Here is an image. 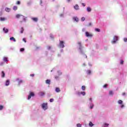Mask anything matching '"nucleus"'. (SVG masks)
Listing matches in <instances>:
<instances>
[{
    "label": "nucleus",
    "mask_w": 127,
    "mask_h": 127,
    "mask_svg": "<svg viewBox=\"0 0 127 127\" xmlns=\"http://www.w3.org/2000/svg\"><path fill=\"white\" fill-rule=\"evenodd\" d=\"M16 18H19L20 23H22V22H25L26 21V19L24 17V16L21 14H17L16 15Z\"/></svg>",
    "instance_id": "f257e3e1"
},
{
    "label": "nucleus",
    "mask_w": 127,
    "mask_h": 127,
    "mask_svg": "<svg viewBox=\"0 0 127 127\" xmlns=\"http://www.w3.org/2000/svg\"><path fill=\"white\" fill-rule=\"evenodd\" d=\"M60 46L62 47V48H64L65 46L64 45V41H60Z\"/></svg>",
    "instance_id": "f03ea898"
},
{
    "label": "nucleus",
    "mask_w": 127,
    "mask_h": 127,
    "mask_svg": "<svg viewBox=\"0 0 127 127\" xmlns=\"http://www.w3.org/2000/svg\"><path fill=\"white\" fill-rule=\"evenodd\" d=\"M34 93L30 92V94L28 96V100H30L31 99V97H34Z\"/></svg>",
    "instance_id": "7ed1b4c3"
},
{
    "label": "nucleus",
    "mask_w": 127,
    "mask_h": 127,
    "mask_svg": "<svg viewBox=\"0 0 127 127\" xmlns=\"http://www.w3.org/2000/svg\"><path fill=\"white\" fill-rule=\"evenodd\" d=\"M42 108L44 110H47V103H43L42 104Z\"/></svg>",
    "instance_id": "20e7f679"
},
{
    "label": "nucleus",
    "mask_w": 127,
    "mask_h": 127,
    "mask_svg": "<svg viewBox=\"0 0 127 127\" xmlns=\"http://www.w3.org/2000/svg\"><path fill=\"white\" fill-rule=\"evenodd\" d=\"M117 41H118V37L115 36H114L113 41H112V42L113 44H115V43H116V42H117Z\"/></svg>",
    "instance_id": "39448f33"
},
{
    "label": "nucleus",
    "mask_w": 127,
    "mask_h": 127,
    "mask_svg": "<svg viewBox=\"0 0 127 127\" xmlns=\"http://www.w3.org/2000/svg\"><path fill=\"white\" fill-rule=\"evenodd\" d=\"M85 35L87 37H92V36H93V35L92 34H90L88 32H85Z\"/></svg>",
    "instance_id": "423d86ee"
},
{
    "label": "nucleus",
    "mask_w": 127,
    "mask_h": 127,
    "mask_svg": "<svg viewBox=\"0 0 127 127\" xmlns=\"http://www.w3.org/2000/svg\"><path fill=\"white\" fill-rule=\"evenodd\" d=\"M77 44L79 46V50L81 51L82 50V43H81V42H77Z\"/></svg>",
    "instance_id": "0eeeda50"
},
{
    "label": "nucleus",
    "mask_w": 127,
    "mask_h": 127,
    "mask_svg": "<svg viewBox=\"0 0 127 127\" xmlns=\"http://www.w3.org/2000/svg\"><path fill=\"white\" fill-rule=\"evenodd\" d=\"M16 81H18V83L19 85V84H21V83H22L23 81L22 80H20L19 78H16Z\"/></svg>",
    "instance_id": "6e6552de"
},
{
    "label": "nucleus",
    "mask_w": 127,
    "mask_h": 127,
    "mask_svg": "<svg viewBox=\"0 0 127 127\" xmlns=\"http://www.w3.org/2000/svg\"><path fill=\"white\" fill-rule=\"evenodd\" d=\"M73 20H74L75 21H76V22H78V21H79V18H77V17H74L73 18Z\"/></svg>",
    "instance_id": "1a4fd4ad"
},
{
    "label": "nucleus",
    "mask_w": 127,
    "mask_h": 127,
    "mask_svg": "<svg viewBox=\"0 0 127 127\" xmlns=\"http://www.w3.org/2000/svg\"><path fill=\"white\" fill-rule=\"evenodd\" d=\"M3 31H4L5 33H7V32H8V29L4 27L3 28Z\"/></svg>",
    "instance_id": "9d476101"
},
{
    "label": "nucleus",
    "mask_w": 127,
    "mask_h": 127,
    "mask_svg": "<svg viewBox=\"0 0 127 127\" xmlns=\"http://www.w3.org/2000/svg\"><path fill=\"white\" fill-rule=\"evenodd\" d=\"M32 20H33V21H35V22H37L38 19L37 18H32Z\"/></svg>",
    "instance_id": "9b49d317"
},
{
    "label": "nucleus",
    "mask_w": 127,
    "mask_h": 127,
    "mask_svg": "<svg viewBox=\"0 0 127 127\" xmlns=\"http://www.w3.org/2000/svg\"><path fill=\"white\" fill-rule=\"evenodd\" d=\"M39 95L40 96L42 97L43 96H44V95H45V93H44V92H39Z\"/></svg>",
    "instance_id": "f8f14e48"
},
{
    "label": "nucleus",
    "mask_w": 127,
    "mask_h": 127,
    "mask_svg": "<svg viewBox=\"0 0 127 127\" xmlns=\"http://www.w3.org/2000/svg\"><path fill=\"white\" fill-rule=\"evenodd\" d=\"M74 8H75V9H76L77 10H78V9H79V5H78V4H76L74 6Z\"/></svg>",
    "instance_id": "ddd939ff"
},
{
    "label": "nucleus",
    "mask_w": 127,
    "mask_h": 127,
    "mask_svg": "<svg viewBox=\"0 0 127 127\" xmlns=\"http://www.w3.org/2000/svg\"><path fill=\"white\" fill-rule=\"evenodd\" d=\"M56 92H57V93H59V92H60L61 90H60V88L57 87L56 88Z\"/></svg>",
    "instance_id": "4468645a"
},
{
    "label": "nucleus",
    "mask_w": 127,
    "mask_h": 127,
    "mask_svg": "<svg viewBox=\"0 0 127 127\" xmlns=\"http://www.w3.org/2000/svg\"><path fill=\"white\" fill-rule=\"evenodd\" d=\"M5 11H7V12H9V11H10V8H9L8 7H6L5 8Z\"/></svg>",
    "instance_id": "2eb2a0df"
},
{
    "label": "nucleus",
    "mask_w": 127,
    "mask_h": 127,
    "mask_svg": "<svg viewBox=\"0 0 127 127\" xmlns=\"http://www.w3.org/2000/svg\"><path fill=\"white\" fill-rule=\"evenodd\" d=\"M10 40H13L14 42H15V41H16V40H15V38H14V37H10Z\"/></svg>",
    "instance_id": "dca6fc26"
},
{
    "label": "nucleus",
    "mask_w": 127,
    "mask_h": 127,
    "mask_svg": "<svg viewBox=\"0 0 127 127\" xmlns=\"http://www.w3.org/2000/svg\"><path fill=\"white\" fill-rule=\"evenodd\" d=\"M50 82L51 81L49 79H47L46 80V84H48L49 85H50Z\"/></svg>",
    "instance_id": "f3484780"
},
{
    "label": "nucleus",
    "mask_w": 127,
    "mask_h": 127,
    "mask_svg": "<svg viewBox=\"0 0 127 127\" xmlns=\"http://www.w3.org/2000/svg\"><path fill=\"white\" fill-rule=\"evenodd\" d=\"M81 89L82 91H85V90H86V86L83 85L81 87Z\"/></svg>",
    "instance_id": "a211bd4d"
},
{
    "label": "nucleus",
    "mask_w": 127,
    "mask_h": 127,
    "mask_svg": "<svg viewBox=\"0 0 127 127\" xmlns=\"http://www.w3.org/2000/svg\"><path fill=\"white\" fill-rule=\"evenodd\" d=\"M20 30V33L22 34L23 33V31H24V29L23 28V27H22L21 28Z\"/></svg>",
    "instance_id": "6ab92c4d"
},
{
    "label": "nucleus",
    "mask_w": 127,
    "mask_h": 127,
    "mask_svg": "<svg viewBox=\"0 0 127 127\" xmlns=\"http://www.w3.org/2000/svg\"><path fill=\"white\" fill-rule=\"evenodd\" d=\"M5 18L4 17H0V20H1V21H4V20H5Z\"/></svg>",
    "instance_id": "aec40b11"
},
{
    "label": "nucleus",
    "mask_w": 127,
    "mask_h": 127,
    "mask_svg": "<svg viewBox=\"0 0 127 127\" xmlns=\"http://www.w3.org/2000/svg\"><path fill=\"white\" fill-rule=\"evenodd\" d=\"M3 61L4 62H7V61H8V60H7V58L6 57H4L3 58Z\"/></svg>",
    "instance_id": "412c9836"
},
{
    "label": "nucleus",
    "mask_w": 127,
    "mask_h": 127,
    "mask_svg": "<svg viewBox=\"0 0 127 127\" xmlns=\"http://www.w3.org/2000/svg\"><path fill=\"white\" fill-rule=\"evenodd\" d=\"M89 127H93L94 125L93 124V123H92V122H90L89 123Z\"/></svg>",
    "instance_id": "4be33fe9"
},
{
    "label": "nucleus",
    "mask_w": 127,
    "mask_h": 127,
    "mask_svg": "<svg viewBox=\"0 0 127 127\" xmlns=\"http://www.w3.org/2000/svg\"><path fill=\"white\" fill-rule=\"evenodd\" d=\"M109 95H110V96H113V95H114V92H113L112 91H109Z\"/></svg>",
    "instance_id": "5701e85b"
},
{
    "label": "nucleus",
    "mask_w": 127,
    "mask_h": 127,
    "mask_svg": "<svg viewBox=\"0 0 127 127\" xmlns=\"http://www.w3.org/2000/svg\"><path fill=\"white\" fill-rule=\"evenodd\" d=\"M5 85L6 86H8V85H9V80H6Z\"/></svg>",
    "instance_id": "b1692460"
},
{
    "label": "nucleus",
    "mask_w": 127,
    "mask_h": 127,
    "mask_svg": "<svg viewBox=\"0 0 127 127\" xmlns=\"http://www.w3.org/2000/svg\"><path fill=\"white\" fill-rule=\"evenodd\" d=\"M118 104H119L120 105H122V104H123V101L122 100H119Z\"/></svg>",
    "instance_id": "393cba45"
},
{
    "label": "nucleus",
    "mask_w": 127,
    "mask_h": 127,
    "mask_svg": "<svg viewBox=\"0 0 127 127\" xmlns=\"http://www.w3.org/2000/svg\"><path fill=\"white\" fill-rule=\"evenodd\" d=\"M13 10H16L17 9V6H14L13 7Z\"/></svg>",
    "instance_id": "a878e982"
},
{
    "label": "nucleus",
    "mask_w": 127,
    "mask_h": 127,
    "mask_svg": "<svg viewBox=\"0 0 127 127\" xmlns=\"http://www.w3.org/2000/svg\"><path fill=\"white\" fill-rule=\"evenodd\" d=\"M87 11L90 12V11H91V10H92V9H91V8L90 7H88L87 8Z\"/></svg>",
    "instance_id": "bb28decb"
},
{
    "label": "nucleus",
    "mask_w": 127,
    "mask_h": 127,
    "mask_svg": "<svg viewBox=\"0 0 127 127\" xmlns=\"http://www.w3.org/2000/svg\"><path fill=\"white\" fill-rule=\"evenodd\" d=\"M5 76V73H4V72L2 71V77L4 78V77Z\"/></svg>",
    "instance_id": "cd10ccee"
},
{
    "label": "nucleus",
    "mask_w": 127,
    "mask_h": 127,
    "mask_svg": "<svg viewBox=\"0 0 127 127\" xmlns=\"http://www.w3.org/2000/svg\"><path fill=\"white\" fill-rule=\"evenodd\" d=\"M81 19V21H85L86 18H85V17H82Z\"/></svg>",
    "instance_id": "c85d7f7f"
},
{
    "label": "nucleus",
    "mask_w": 127,
    "mask_h": 127,
    "mask_svg": "<svg viewBox=\"0 0 127 127\" xmlns=\"http://www.w3.org/2000/svg\"><path fill=\"white\" fill-rule=\"evenodd\" d=\"M95 31H97V32H100V31H101V30H100V29L95 28Z\"/></svg>",
    "instance_id": "c756f323"
},
{
    "label": "nucleus",
    "mask_w": 127,
    "mask_h": 127,
    "mask_svg": "<svg viewBox=\"0 0 127 127\" xmlns=\"http://www.w3.org/2000/svg\"><path fill=\"white\" fill-rule=\"evenodd\" d=\"M81 95H82L83 96H85L86 95V93L84 91H82L81 92Z\"/></svg>",
    "instance_id": "7c9ffc66"
},
{
    "label": "nucleus",
    "mask_w": 127,
    "mask_h": 127,
    "mask_svg": "<svg viewBox=\"0 0 127 127\" xmlns=\"http://www.w3.org/2000/svg\"><path fill=\"white\" fill-rule=\"evenodd\" d=\"M77 127H82V125L80 124H77L76 125Z\"/></svg>",
    "instance_id": "2f4dec72"
},
{
    "label": "nucleus",
    "mask_w": 127,
    "mask_h": 127,
    "mask_svg": "<svg viewBox=\"0 0 127 127\" xmlns=\"http://www.w3.org/2000/svg\"><path fill=\"white\" fill-rule=\"evenodd\" d=\"M3 109V106L2 105H0V111H1Z\"/></svg>",
    "instance_id": "473e14b6"
},
{
    "label": "nucleus",
    "mask_w": 127,
    "mask_h": 127,
    "mask_svg": "<svg viewBox=\"0 0 127 127\" xmlns=\"http://www.w3.org/2000/svg\"><path fill=\"white\" fill-rule=\"evenodd\" d=\"M87 74H91V70H89L87 71Z\"/></svg>",
    "instance_id": "72a5a7b5"
},
{
    "label": "nucleus",
    "mask_w": 127,
    "mask_h": 127,
    "mask_svg": "<svg viewBox=\"0 0 127 127\" xmlns=\"http://www.w3.org/2000/svg\"><path fill=\"white\" fill-rule=\"evenodd\" d=\"M58 74L59 75H62V72H61V71L60 70L58 71Z\"/></svg>",
    "instance_id": "f704fd0d"
},
{
    "label": "nucleus",
    "mask_w": 127,
    "mask_h": 127,
    "mask_svg": "<svg viewBox=\"0 0 127 127\" xmlns=\"http://www.w3.org/2000/svg\"><path fill=\"white\" fill-rule=\"evenodd\" d=\"M124 42H127V38H124Z\"/></svg>",
    "instance_id": "c9c22d12"
},
{
    "label": "nucleus",
    "mask_w": 127,
    "mask_h": 127,
    "mask_svg": "<svg viewBox=\"0 0 127 127\" xmlns=\"http://www.w3.org/2000/svg\"><path fill=\"white\" fill-rule=\"evenodd\" d=\"M54 99H51L50 100V102H51V103H52V102H54Z\"/></svg>",
    "instance_id": "e433bc0d"
},
{
    "label": "nucleus",
    "mask_w": 127,
    "mask_h": 127,
    "mask_svg": "<svg viewBox=\"0 0 127 127\" xmlns=\"http://www.w3.org/2000/svg\"><path fill=\"white\" fill-rule=\"evenodd\" d=\"M47 49H48V50H50L51 49V47L48 46L47 47Z\"/></svg>",
    "instance_id": "4c0bfd02"
},
{
    "label": "nucleus",
    "mask_w": 127,
    "mask_h": 127,
    "mask_svg": "<svg viewBox=\"0 0 127 127\" xmlns=\"http://www.w3.org/2000/svg\"><path fill=\"white\" fill-rule=\"evenodd\" d=\"M20 51H21V52H22L24 51V49H23V48H21V49H20Z\"/></svg>",
    "instance_id": "58836bf2"
},
{
    "label": "nucleus",
    "mask_w": 127,
    "mask_h": 127,
    "mask_svg": "<svg viewBox=\"0 0 127 127\" xmlns=\"http://www.w3.org/2000/svg\"><path fill=\"white\" fill-rule=\"evenodd\" d=\"M120 64H121L122 65H123V64H124V61L121 60V61Z\"/></svg>",
    "instance_id": "ea45409f"
},
{
    "label": "nucleus",
    "mask_w": 127,
    "mask_h": 127,
    "mask_svg": "<svg viewBox=\"0 0 127 127\" xmlns=\"http://www.w3.org/2000/svg\"><path fill=\"white\" fill-rule=\"evenodd\" d=\"M16 4H20V1H17L16 2Z\"/></svg>",
    "instance_id": "a19ab883"
},
{
    "label": "nucleus",
    "mask_w": 127,
    "mask_h": 127,
    "mask_svg": "<svg viewBox=\"0 0 127 127\" xmlns=\"http://www.w3.org/2000/svg\"><path fill=\"white\" fill-rule=\"evenodd\" d=\"M108 86V84H105L103 87L104 88H107V86Z\"/></svg>",
    "instance_id": "79ce46f5"
},
{
    "label": "nucleus",
    "mask_w": 127,
    "mask_h": 127,
    "mask_svg": "<svg viewBox=\"0 0 127 127\" xmlns=\"http://www.w3.org/2000/svg\"><path fill=\"white\" fill-rule=\"evenodd\" d=\"M93 108H94V105H92V106H91L90 107V109H93Z\"/></svg>",
    "instance_id": "37998d69"
},
{
    "label": "nucleus",
    "mask_w": 127,
    "mask_h": 127,
    "mask_svg": "<svg viewBox=\"0 0 127 127\" xmlns=\"http://www.w3.org/2000/svg\"><path fill=\"white\" fill-rule=\"evenodd\" d=\"M92 25V23H89L88 26H91Z\"/></svg>",
    "instance_id": "c03bdc74"
},
{
    "label": "nucleus",
    "mask_w": 127,
    "mask_h": 127,
    "mask_svg": "<svg viewBox=\"0 0 127 127\" xmlns=\"http://www.w3.org/2000/svg\"><path fill=\"white\" fill-rule=\"evenodd\" d=\"M23 41H24L25 43H26V40H25V38L23 39Z\"/></svg>",
    "instance_id": "a18cd8bd"
},
{
    "label": "nucleus",
    "mask_w": 127,
    "mask_h": 127,
    "mask_svg": "<svg viewBox=\"0 0 127 127\" xmlns=\"http://www.w3.org/2000/svg\"><path fill=\"white\" fill-rule=\"evenodd\" d=\"M82 4L83 6H86V4H85V3H82Z\"/></svg>",
    "instance_id": "49530a36"
},
{
    "label": "nucleus",
    "mask_w": 127,
    "mask_h": 127,
    "mask_svg": "<svg viewBox=\"0 0 127 127\" xmlns=\"http://www.w3.org/2000/svg\"><path fill=\"white\" fill-rule=\"evenodd\" d=\"M31 77H34V74H30Z\"/></svg>",
    "instance_id": "de8ad7c7"
},
{
    "label": "nucleus",
    "mask_w": 127,
    "mask_h": 127,
    "mask_svg": "<svg viewBox=\"0 0 127 127\" xmlns=\"http://www.w3.org/2000/svg\"><path fill=\"white\" fill-rule=\"evenodd\" d=\"M55 79H59V76H55Z\"/></svg>",
    "instance_id": "09e8293b"
},
{
    "label": "nucleus",
    "mask_w": 127,
    "mask_h": 127,
    "mask_svg": "<svg viewBox=\"0 0 127 127\" xmlns=\"http://www.w3.org/2000/svg\"><path fill=\"white\" fill-rule=\"evenodd\" d=\"M124 107H125V105H124V104L121 105V108H124Z\"/></svg>",
    "instance_id": "8fccbe9b"
},
{
    "label": "nucleus",
    "mask_w": 127,
    "mask_h": 127,
    "mask_svg": "<svg viewBox=\"0 0 127 127\" xmlns=\"http://www.w3.org/2000/svg\"><path fill=\"white\" fill-rule=\"evenodd\" d=\"M85 30H86V29H85V28H83V29H82V31H85Z\"/></svg>",
    "instance_id": "3c124183"
},
{
    "label": "nucleus",
    "mask_w": 127,
    "mask_h": 127,
    "mask_svg": "<svg viewBox=\"0 0 127 127\" xmlns=\"http://www.w3.org/2000/svg\"><path fill=\"white\" fill-rule=\"evenodd\" d=\"M123 96H125V95H126V93L125 92H124L123 94H122Z\"/></svg>",
    "instance_id": "603ef678"
},
{
    "label": "nucleus",
    "mask_w": 127,
    "mask_h": 127,
    "mask_svg": "<svg viewBox=\"0 0 127 127\" xmlns=\"http://www.w3.org/2000/svg\"><path fill=\"white\" fill-rule=\"evenodd\" d=\"M105 126H109V124H107V123H105Z\"/></svg>",
    "instance_id": "864d4df0"
},
{
    "label": "nucleus",
    "mask_w": 127,
    "mask_h": 127,
    "mask_svg": "<svg viewBox=\"0 0 127 127\" xmlns=\"http://www.w3.org/2000/svg\"><path fill=\"white\" fill-rule=\"evenodd\" d=\"M3 64V63H2L0 64V66H2Z\"/></svg>",
    "instance_id": "5fc2aeb1"
},
{
    "label": "nucleus",
    "mask_w": 127,
    "mask_h": 127,
    "mask_svg": "<svg viewBox=\"0 0 127 127\" xmlns=\"http://www.w3.org/2000/svg\"><path fill=\"white\" fill-rule=\"evenodd\" d=\"M51 38H54L53 36H52V35H51Z\"/></svg>",
    "instance_id": "6e6d98bb"
},
{
    "label": "nucleus",
    "mask_w": 127,
    "mask_h": 127,
    "mask_svg": "<svg viewBox=\"0 0 127 127\" xmlns=\"http://www.w3.org/2000/svg\"><path fill=\"white\" fill-rule=\"evenodd\" d=\"M89 101H92V98H90Z\"/></svg>",
    "instance_id": "4d7b16f0"
},
{
    "label": "nucleus",
    "mask_w": 127,
    "mask_h": 127,
    "mask_svg": "<svg viewBox=\"0 0 127 127\" xmlns=\"http://www.w3.org/2000/svg\"><path fill=\"white\" fill-rule=\"evenodd\" d=\"M67 0L68 2H69L70 0Z\"/></svg>",
    "instance_id": "13d9d810"
},
{
    "label": "nucleus",
    "mask_w": 127,
    "mask_h": 127,
    "mask_svg": "<svg viewBox=\"0 0 127 127\" xmlns=\"http://www.w3.org/2000/svg\"><path fill=\"white\" fill-rule=\"evenodd\" d=\"M41 3H42V0H41Z\"/></svg>",
    "instance_id": "bf43d9fd"
}]
</instances>
